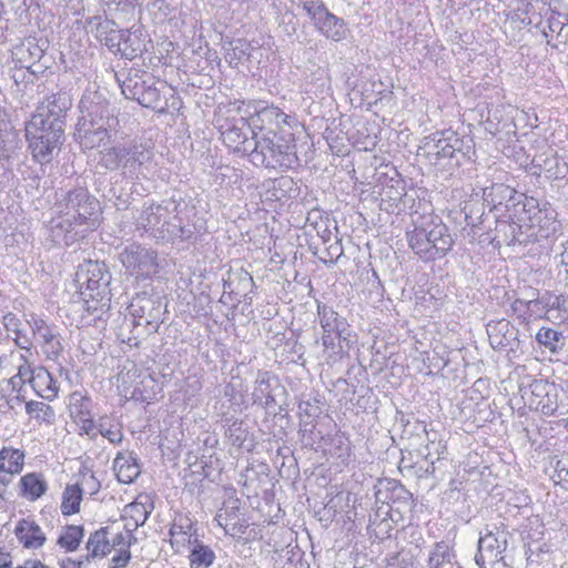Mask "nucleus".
<instances>
[{
    "instance_id": "nucleus-51",
    "label": "nucleus",
    "mask_w": 568,
    "mask_h": 568,
    "mask_svg": "<svg viewBox=\"0 0 568 568\" xmlns=\"http://www.w3.org/2000/svg\"><path fill=\"white\" fill-rule=\"evenodd\" d=\"M321 414V400H318L317 398L302 399L298 403L300 420L316 422Z\"/></svg>"
},
{
    "instance_id": "nucleus-8",
    "label": "nucleus",
    "mask_w": 568,
    "mask_h": 568,
    "mask_svg": "<svg viewBox=\"0 0 568 568\" xmlns=\"http://www.w3.org/2000/svg\"><path fill=\"white\" fill-rule=\"evenodd\" d=\"M250 160L255 166L274 170L284 171L298 166L294 134L270 131L255 136Z\"/></svg>"
},
{
    "instance_id": "nucleus-39",
    "label": "nucleus",
    "mask_w": 568,
    "mask_h": 568,
    "mask_svg": "<svg viewBox=\"0 0 568 568\" xmlns=\"http://www.w3.org/2000/svg\"><path fill=\"white\" fill-rule=\"evenodd\" d=\"M20 486L22 495L29 500H37L47 490V483L42 475L30 473L21 477Z\"/></svg>"
},
{
    "instance_id": "nucleus-35",
    "label": "nucleus",
    "mask_w": 568,
    "mask_h": 568,
    "mask_svg": "<svg viewBox=\"0 0 568 568\" xmlns=\"http://www.w3.org/2000/svg\"><path fill=\"white\" fill-rule=\"evenodd\" d=\"M109 528L103 527L92 532L87 542L89 554L85 556L87 560L97 557H104L111 552V541L108 539Z\"/></svg>"
},
{
    "instance_id": "nucleus-15",
    "label": "nucleus",
    "mask_w": 568,
    "mask_h": 568,
    "mask_svg": "<svg viewBox=\"0 0 568 568\" xmlns=\"http://www.w3.org/2000/svg\"><path fill=\"white\" fill-rule=\"evenodd\" d=\"M118 260L126 273L136 281L152 280L160 272L158 252L140 243L125 245Z\"/></svg>"
},
{
    "instance_id": "nucleus-40",
    "label": "nucleus",
    "mask_w": 568,
    "mask_h": 568,
    "mask_svg": "<svg viewBox=\"0 0 568 568\" xmlns=\"http://www.w3.org/2000/svg\"><path fill=\"white\" fill-rule=\"evenodd\" d=\"M454 558L455 555L448 544L436 542L428 557V568L452 567Z\"/></svg>"
},
{
    "instance_id": "nucleus-42",
    "label": "nucleus",
    "mask_w": 568,
    "mask_h": 568,
    "mask_svg": "<svg viewBox=\"0 0 568 568\" xmlns=\"http://www.w3.org/2000/svg\"><path fill=\"white\" fill-rule=\"evenodd\" d=\"M394 523L389 520L381 510L376 509L374 515L369 517L368 530L371 536L378 540H385L390 537L394 529Z\"/></svg>"
},
{
    "instance_id": "nucleus-13",
    "label": "nucleus",
    "mask_w": 568,
    "mask_h": 568,
    "mask_svg": "<svg viewBox=\"0 0 568 568\" xmlns=\"http://www.w3.org/2000/svg\"><path fill=\"white\" fill-rule=\"evenodd\" d=\"M510 532L500 527L486 526L479 532L475 562L479 568H505V552Z\"/></svg>"
},
{
    "instance_id": "nucleus-54",
    "label": "nucleus",
    "mask_w": 568,
    "mask_h": 568,
    "mask_svg": "<svg viewBox=\"0 0 568 568\" xmlns=\"http://www.w3.org/2000/svg\"><path fill=\"white\" fill-rule=\"evenodd\" d=\"M233 275L235 277L236 295L246 296L254 286L252 275L243 268L233 272Z\"/></svg>"
},
{
    "instance_id": "nucleus-14",
    "label": "nucleus",
    "mask_w": 568,
    "mask_h": 568,
    "mask_svg": "<svg viewBox=\"0 0 568 568\" xmlns=\"http://www.w3.org/2000/svg\"><path fill=\"white\" fill-rule=\"evenodd\" d=\"M242 105L236 106L239 116L227 118L224 123L219 124L222 140L224 144L232 149L234 152L247 155L252 153L255 145V136L260 134L254 130V126L245 114V110H242Z\"/></svg>"
},
{
    "instance_id": "nucleus-1",
    "label": "nucleus",
    "mask_w": 568,
    "mask_h": 568,
    "mask_svg": "<svg viewBox=\"0 0 568 568\" xmlns=\"http://www.w3.org/2000/svg\"><path fill=\"white\" fill-rule=\"evenodd\" d=\"M81 116L75 128V136L87 149H94L109 141L116 131L119 120L106 98L97 92H85L79 103Z\"/></svg>"
},
{
    "instance_id": "nucleus-33",
    "label": "nucleus",
    "mask_w": 568,
    "mask_h": 568,
    "mask_svg": "<svg viewBox=\"0 0 568 568\" xmlns=\"http://www.w3.org/2000/svg\"><path fill=\"white\" fill-rule=\"evenodd\" d=\"M187 542L191 547L189 559L192 568H209L215 559L214 551L206 545L200 542L197 538H190Z\"/></svg>"
},
{
    "instance_id": "nucleus-17",
    "label": "nucleus",
    "mask_w": 568,
    "mask_h": 568,
    "mask_svg": "<svg viewBox=\"0 0 568 568\" xmlns=\"http://www.w3.org/2000/svg\"><path fill=\"white\" fill-rule=\"evenodd\" d=\"M48 42L29 37L12 49V60L19 68H24L36 74L48 65L42 63Z\"/></svg>"
},
{
    "instance_id": "nucleus-25",
    "label": "nucleus",
    "mask_w": 568,
    "mask_h": 568,
    "mask_svg": "<svg viewBox=\"0 0 568 568\" xmlns=\"http://www.w3.org/2000/svg\"><path fill=\"white\" fill-rule=\"evenodd\" d=\"M531 170L534 174L544 173L549 180H559L567 175L568 164L550 151L536 155L531 162Z\"/></svg>"
},
{
    "instance_id": "nucleus-12",
    "label": "nucleus",
    "mask_w": 568,
    "mask_h": 568,
    "mask_svg": "<svg viewBox=\"0 0 568 568\" xmlns=\"http://www.w3.org/2000/svg\"><path fill=\"white\" fill-rule=\"evenodd\" d=\"M172 213L174 216L163 223V226H166L165 237L172 241H196V235L206 230L205 221L197 216L195 206L186 203L180 195L172 205Z\"/></svg>"
},
{
    "instance_id": "nucleus-6",
    "label": "nucleus",
    "mask_w": 568,
    "mask_h": 568,
    "mask_svg": "<svg viewBox=\"0 0 568 568\" xmlns=\"http://www.w3.org/2000/svg\"><path fill=\"white\" fill-rule=\"evenodd\" d=\"M112 275L104 262L87 261L78 266L75 282L85 305V311L93 320H103L111 307Z\"/></svg>"
},
{
    "instance_id": "nucleus-11",
    "label": "nucleus",
    "mask_w": 568,
    "mask_h": 568,
    "mask_svg": "<svg viewBox=\"0 0 568 568\" xmlns=\"http://www.w3.org/2000/svg\"><path fill=\"white\" fill-rule=\"evenodd\" d=\"M317 320L322 328V345L328 356H343L349 351V325L333 306L317 303Z\"/></svg>"
},
{
    "instance_id": "nucleus-2",
    "label": "nucleus",
    "mask_w": 568,
    "mask_h": 568,
    "mask_svg": "<svg viewBox=\"0 0 568 568\" xmlns=\"http://www.w3.org/2000/svg\"><path fill=\"white\" fill-rule=\"evenodd\" d=\"M518 217L510 226L511 236L508 244H528L557 236L561 223L557 219L556 209L546 200L527 196L521 207L517 209Z\"/></svg>"
},
{
    "instance_id": "nucleus-20",
    "label": "nucleus",
    "mask_w": 568,
    "mask_h": 568,
    "mask_svg": "<svg viewBox=\"0 0 568 568\" xmlns=\"http://www.w3.org/2000/svg\"><path fill=\"white\" fill-rule=\"evenodd\" d=\"M490 346L497 351L516 353L519 348L518 328L508 320L490 321L486 325Z\"/></svg>"
},
{
    "instance_id": "nucleus-49",
    "label": "nucleus",
    "mask_w": 568,
    "mask_h": 568,
    "mask_svg": "<svg viewBox=\"0 0 568 568\" xmlns=\"http://www.w3.org/2000/svg\"><path fill=\"white\" fill-rule=\"evenodd\" d=\"M139 104L144 108L153 109L159 113H166L168 111V103L164 105L161 104V91L155 87L153 79L146 88L144 95H142Z\"/></svg>"
},
{
    "instance_id": "nucleus-60",
    "label": "nucleus",
    "mask_w": 568,
    "mask_h": 568,
    "mask_svg": "<svg viewBox=\"0 0 568 568\" xmlns=\"http://www.w3.org/2000/svg\"><path fill=\"white\" fill-rule=\"evenodd\" d=\"M315 426L316 422L300 420L298 434L301 435L302 440L306 443V445L312 446L315 443L313 436Z\"/></svg>"
},
{
    "instance_id": "nucleus-29",
    "label": "nucleus",
    "mask_w": 568,
    "mask_h": 568,
    "mask_svg": "<svg viewBox=\"0 0 568 568\" xmlns=\"http://www.w3.org/2000/svg\"><path fill=\"white\" fill-rule=\"evenodd\" d=\"M113 470L122 484H131L140 475L141 468L135 455L131 452H119L113 460Z\"/></svg>"
},
{
    "instance_id": "nucleus-55",
    "label": "nucleus",
    "mask_w": 568,
    "mask_h": 568,
    "mask_svg": "<svg viewBox=\"0 0 568 568\" xmlns=\"http://www.w3.org/2000/svg\"><path fill=\"white\" fill-rule=\"evenodd\" d=\"M229 44H230V49H227L225 59L229 60L230 63H232L233 61H241V60L250 57V53H248L250 45L245 41L237 39V40L231 41Z\"/></svg>"
},
{
    "instance_id": "nucleus-24",
    "label": "nucleus",
    "mask_w": 568,
    "mask_h": 568,
    "mask_svg": "<svg viewBox=\"0 0 568 568\" xmlns=\"http://www.w3.org/2000/svg\"><path fill=\"white\" fill-rule=\"evenodd\" d=\"M427 242L432 251V261L444 257L453 247L454 239L449 229L442 221L435 222L433 217L425 221Z\"/></svg>"
},
{
    "instance_id": "nucleus-50",
    "label": "nucleus",
    "mask_w": 568,
    "mask_h": 568,
    "mask_svg": "<svg viewBox=\"0 0 568 568\" xmlns=\"http://www.w3.org/2000/svg\"><path fill=\"white\" fill-rule=\"evenodd\" d=\"M550 292L546 291L538 297L529 300V318L538 320L550 315Z\"/></svg>"
},
{
    "instance_id": "nucleus-45",
    "label": "nucleus",
    "mask_w": 568,
    "mask_h": 568,
    "mask_svg": "<svg viewBox=\"0 0 568 568\" xmlns=\"http://www.w3.org/2000/svg\"><path fill=\"white\" fill-rule=\"evenodd\" d=\"M446 450V446L442 444V442L430 440L424 448L418 450V455L424 458L426 462L429 460V464L423 468L419 467L420 470L424 471V475H433L435 473V459L439 460L442 458V454Z\"/></svg>"
},
{
    "instance_id": "nucleus-7",
    "label": "nucleus",
    "mask_w": 568,
    "mask_h": 568,
    "mask_svg": "<svg viewBox=\"0 0 568 568\" xmlns=\"http://www.w3.org/2000/svg\"><path fill=\"white\" fill-rule=\"evenodd\" d=\"M465 140L455 131H436L420 141L417 155L438 171L452 172L459 168L467 156Z\"/></svg>"
},
{
    "instance_id": "nucleus-21",
    "label": "nucleus",
    "mask_w": 568,
    "mask_h": 568,
    "mask_svg": "<svg viewBox=\"0 0 568 568\" xmlns=\"http://www.w3.org/2000/svg\"><path fill=\"white\" fill-rule=\"evenodd\" d=\"M284 393L285 388L277 376L267 371L257 372L252 392L253 404L264 409L271 408L277 404L276 397Z\"/></svg>"
},
{
    "instance_id": "nucleus-47",
    "label": "nucleus",
    "mask_w": 568,
    "mask_h": 568,
    "mask_svg": "<svg viewBox=\"0 0 568 568\" xmlns=\"http://www.w3.org/2000/svg\"><path fill=\"white\" fill-rule=\"evenodd\" d=\"M153 506L143 503H132L125 507L126 514L132 520V527H128V531H134L143 526L152 513Z\"/></svg>"
},
{
    "instance_id": "nucleus-19",
    "label": "nucleus",
    "mask_w": 568,
    "mask_h": 568,
    "mask_svg": "<svg viewBox=\"0 0 568 568\" xmlns=\"http://www.w3.org/2000/svg\"><path fill=\"white\" fill-rule=\"evenodd\" d=\"M176 202V195H172L169 200H164L161 204L150 203L144 204L138 221V229H143L145 232H152L154 235L158 233L160 237H165L164 222H169L168 215L172 213V205Z\"/></svg>"
},
{
    "instance_id": "nucleus-57",
    "label": "nucleus",
    "mask_w": 568,
    "mask_h": 568,
    "mask_svg": "<svg viewBox=\"0 0 568 568\" xmlns=\"http://www.w3.org/2000/svg\"><path fill=\"white\" fill-rule=\"evenodd\" d=\"M326 258H322L325 263L335 264L341 256L344 254V248L342 245V240L338 237H335V241L329 244L326 250Z\"/></svg>"
},
{
    "instance_id": "nucleus-27",
    "label": "nucleus",
    "mask_w": 568,
    "mask_h": 568,
    "mask_svg": "<svg viewBox=\"0 0 568 568\" xmlns=\"http://www.w3.org/2000/svg\"><path fill=\"white\" fill-rule=\"evenodd\" d=\"M14 535L27 549H39L47 540L41 527L30 518H22L18 521Z\"/></svg>"
},
{
    "instance_id": "nucleus-64",
    "label": "nucleus",
    "mask_w": 568,
    "mask_h": 568,
    "mask_svg": "<svg viewBox=\"0 0 568 568\" xmlns=\"http://www.w3.org/2000/svg\"><path fill=\"white\" fill-rule=\"evenodd\" d=\"M191 529H192V523L186 519V523L183 524V523H173L170 530H169V535L171 537H175V536H179V535H187L189 537L192 536L191 535Z\"/></svg>"
},
{
    "instance_id": "nucleus-56",
    "label": "nucleus",
    "mask_w": 568,
    "mask_h": 568,
    "mask_svg": "<svg viewBox=\"0 0 568 568\" xmlns=\"http://www.w3.org/2000/svg\"><path fill=\"white\" fill-rule=\"evenodd\" d=\"M108 418L103 417L99 420L98 430L112 444H120L123 439V434L119 427H106Z\"/></svg>"
},
{
    "instance_id": "nucleus-37",
    "label": "nucleus",
    "mask_w": 568,
    "mask_h": 568,
    "mask_svg": "<svg viewBox=\"0 0 568 568\" xmlns=\"http://www.w3.org/2000/svg\"><path fill=\"white\" fill-rule=\"evenodd\" d=\"M138 31L125 29L123 41L121 42L120 55L126 60H134L146 50V43Z\"/></svg>"
},
{
    "instance_id": "nucleus-59",
    "label": "nucleus",
    "mask_w": 568,
    "mask_h": 568,
    "mask_svg": "<svg viewBox=\"0 0 568 568\" xmlns=\"http://www.w3.org/2000/svg\"><path fill=\"white\" fill-rule=\"evenodd\" d=\"M381 510L383 515H385L389 520H392L394 524H398L405 520L406 516L410 514L412 510H402L397 509L396 507H388L385 508L383 505L378 506L377 508Z\"/></svg>"
},
{
    "instance_id": "nucleus-16",
    "label": "nucleus",
    "mask_w": 568,
    "mask_h": 568,
    "mask_svg": "<svg viewBox=\"0 0 568 568\" xmlns=\"http://www.w3.org/2000/svg\"><path fill=\"white\" fill-rule=\"evenodd\" d=\"M520 393L530 409L545 416H561L568 412L565 405L558 403V387L548 381L534 379L528 386L520 387Z\"/></svg>"
},
{
    "instance_id": "nucleus-63",
    "label": "nucleus",
    "mask_w": 568,
    "mask_h": 568,
    "mask_svg": "<svg viewBox=\"0 0 568 568\" xmlns=\"http://www.w3.org/2000/svg\"><path fill=\"white\" fill-rule=\"evenodd\" d=\"M130 559L131 551L129 549L120 548L111 559V568H124L129 564Z\"/></svg>"
},
{
    "instance_id": "nucleus-52",
    "label": "nucleus",
    "mask_w": 568,
    "mask_h": 568,
    "mask_svg": "<svg viewBox=\"0 0 568 568\" xmlns=\"http://www.w3.org/2000/svg\"><path fill=\"white\" fill-rule=\"evenodd\" d=\"M26 412L34 418L43 422H49L54 416V412L51 406L37 400L27 402Z\"/></svg>"
},
{
    "instance_id": "nucleus-43",
    "label": "nucleus",
    "mask_w": 568,
    "mask_h": 568,
    "mask_svg": "<svg viewBox=\"0 0 568 568\" xmlns=\"http://www.w3.org/2000/svg\"><path fill=\"white\" fill-rule=\"evenodd\" d=\"M83 535L84 528L82 526L69 525L60 534L57 544L65 551L72 552L80 546Z\"/></svg>"
},
{
    "instance_id": "nucleus-46",
    "label": "nucleus",
    "mask_w": 568,
    "mask_h": 568,
    "mask_svg": "<svg viewBox=\"0 0 568 568\" xmlns=\"http://www.w3.org/2000/svg\"><path fill=\"white\" fill-rule=\"evenodd\" d=\"M82 489L79 485H68L62 495L61 511L65 516L73 515L80 510Z\"/></svg>"
},
{
    "instance_id": "nucleus-44",
    "label": "nucleus",
    "mask_w": 568,
    "mask_h": 568,
    "mask_svg": "<svg viewBox=\"0 0 568 568\" xmlns=\"http://www.w3.org/2000/svg\"><path fill=\"white\" fill-rule=\"evenodd\" d=\"M151 80L152 79L145 80L138 74L128 77L121 84L122 93L126 99L135 100L139 103Z\"/></svg>"
},
{
    "instance_id": "nucleus-58",
    "label": "nucleus",
    "mask_w": 568,
    "mask_h": 568,
    "mask_svg": "<svg viewBox=\"0 0 568 568\" xmlns=\"http://www.w3.org/2000/svg\"><path fill=\"white\" fill-rule=\"evenodd\" d=\"M513 313L523 322L528 323L529 318V300L516 298L511 303Z\"/></svg>"
},
{
    "instance_id": "nucleus-38",
    "label": "nucleus",
    "mask_w": 568,
    "mask_h": 568,
    "mask_svg": "<svg viewBox=\"0 0 568 568\" xmlns=\"http://www.w3.org/2000/svg\"><path fill=\"white\" fill-rule=\"evenodd\" d=\"M225 435L230 443L237 448L251 450L253 447V439L251 438L248 427L243 420H233L229 425Z\"/></svg>"
},
{
    "instance_id": "nucleus-41",
    "label": "nucleus",
    "mask_w": 568,
    "mask_h": 568,
    "mask_svg": "<svg viewBox=\"0 0 568 568\" xmlns=\"http://www.w3.org/2000/svg\"><path fill=\"white\" fill-rule=\"evenodd\" d=\"M536 341L551 353H559L565 346V337L561 332L541 327L536 334Z\"/></svg>"
},
{
    "instance_id": "nucleus-48",
    "label": "nucleus",
    "mask_w": 568,
    "mask_h": 568,
    "mask_svg": "<svg viewBox=\"0 0 568 568\" xmlns=\"http://www.w3.org/2000/svg\"><path fill=\"white\" fill-rule=\"evenodd\" d=\"M550 321L560 323L568 322V295L555 294L550 292Z\"/></svg>"
},
{
    "instance_id": "nucleus-31",
    "label": "nucleus",
    "mask_w": 568,
    "mask_h": 568,
    "mask_svg": "<svg viewBox=\"0 0 568 568\" xmlns=\"http://www.w3.org/2000/svg\"><path fill=\"white\" fill-rule=\"evenodd\" d=\"M425 221L417 223L414 221V229L406 232V237L412 251L424 261H432V251L427 242Z\"/></svg>"
},
{
    "instance_id": "nucleus-3",
    "label": "nucleus",
    "mask_w": 568,
    "mask_h": 568,
    "mask_svg": "<svg viewBox=\"0 0 568 568\" xmlns=\"http://www.w3.org/2000/svg\"><path fill=\"white\" fill-rule=\"evenodd\" d=\"M126 316L119 327L118 336L122 343L139 347L148 336L158 333L164 322L166 303L154 294L136 293L128 306Z\"/></svg>"
},
{
    "instance_id": "nucleus-22",
    "label": "nucleus",
    "mask_w": 568,
    "mask_h": 568,
    "mask_svg": "<svg viewBox=\"0 0 568 568\" xmlns=\"http://www.w3.org/2000/svg\"><path fill=\"white\" fill-rule=\"evenodd\" d=\"M71 106V95L69 92L60 90L45 97L32 116H40L44 122H58L64 129V119Z\"/></svg>"
},
{
    "instance_id": "nucleus-23",
    "label": "nucleus",
    "mask_w": 568,
    "mask_h": 568,
    "mask_svg": "<svg viewBox=\"0 0 568 568\" xmlns=\"http://www.w3.org/2000/svg\"><path fill=\"white\" fill-rule=\"evenodd\" d=\"M245 114L251 120L254 130L258 129V134L272 132L285 133L282 129V124H286L290 116L284 113L280 108L270 105L251 112L247 109Z\"/></svg>"
},
{
    "instance_id": "nucleus-30",
    "label": "nucleus",
    "mask_w": 568,
    "mask_h": 568,
    "mask_svg": "<svg viewBox=\"0 0 568 568\" xmlns=\"http://www.w3.org/2000/svg\"><path fill=\"white\" fill-rule=\"evenodd\" d=\"M30 384L33 390L47 400H52L58 396L59 387L57 381L44 367H37L32 371Z\"/></svg>"
},
{
    "instance_id": "nucleus-18",
    "label": "nucleus",
    "mask_w": 568,
    "mask_h": 568,
    "mask_svg": "<svg viewBox=\"0 0 568 568\" xmlns=\"http://www.w3.org/2000/svg\"><path fill=\"white\" fill-rule=\"evenodd\" d=\"M376 504L385 508L396 507L402 510H412L413 495L396 479L383 478L374 486Z\"/></svg>"
},
{
    "instance_id": "nucleus-61",
    "label": "nucleus",
    "mask_w": 568,
    "mask_h": 568,
    "mask_svg": "<svg viewBox=\"0 0 568 568\" xmlns=\"http://www.w3.org/2000/svg\"><path fill=\"white\" fill-rule=\"evenodd\" d=\"M42 348L49 359L58 358L63 351L60 336L44 343Z\"/></svg>"
},
{
    "instance_id": "nucleus-36",
    "label": "nucleus",
    "mask_w": 568,
    "mask_h": 568,
    "mask_svg": "<svg viewBox=\"0 0 568 568\" xmlns=\"http://www.w3.org/2000/svg\"><path fill=\"white\" fill-rule=\"evenodd\" d=\"M24 464V453L18 448L3 447L0 450V473L16 475L21 473Z\"/></svg>"
},
{
    "instance_id": "nucleus-53",
    "label": "nucleus",
    "mask_w": 568,
    "mask_h": 568,
    "mask_svg": "<svg viewBox=\"0 0 568 568\" xmlns=\"http://www.w3.org/2000/svg\"><path fill=\"white\" fill-rule=\"evenodd\" d=\"M298 6L303 8L306 16L311 19L312 24H314L317 19H320L325 11H327V7L323 2V0H297Z\"/></svg>"
},
{
    "instance_id": "nucleus-4",
    "label": "nucleus",
    "mask_w": 568,
    "mask_h": 568,
    "mask_svg": "<svg viewBox=\"0 0 568 568\" xmlns=\"http://www.w3.org/2000/svg\"><path fill=\"white\" fill-rule=\"evenodd\" d=\"M55 210L59 216L50 221L52 239L69 245L74 240L72 232L98 212L99 202L87 187L78 186L57 193Z\"/></svg>"
},
{
    "instance_id": "nucleus-10",
    "label": "nucleus",
    "mask_w": 568,
    "mask_h": 568,
    "mask_svg": "<svg viewBox=\"0 0 568 568\" xmlns=\"http://www.w3.org/2000/svg\"><path fill=\"white\" fill-rule=\"evenodd\" d=\"M479 196L489 213H494L498 226H514L518 212L527 195L518 193L511 186L504 183H491L489 186L481 187Z\"/></svg>"
},
{
    "instance_id": "nucleus-34",
    "label": "nucleus",
    "mask_w": 568,
    "mask_h": 568,
    "mask_svg": "<svg viewBox=\"0 0 568 568\" xmlns=\"http://www.w3.org/2000/svg\"><path fill=\"white\" fill-rule=\"evenodd\" d=\"M485 209L487 207L484 205V201H481L478 191H474L470 199L465 202L463 207L464 219L466 225L469 226L474 233L475 229H477L483 222Z\"/></svg>"
},
{
    "instance_id": "nucleus-26",
    "label": "nucleus",
    "mask_w": 568,
    "mask_h": 568,
    "mask_svg": "<svg viewBox=\"0 0 568 568\" xmlns=\"http://www.w3.org/2000/svg\"><path fill=\"white\" fill-rule=\"evenodd\" d=\"M215 520L224 528L226 534L232 536L244 534L247 525L240 519V499L230 498L224 503L223 508L216 515Z\"/></svg>"
},
{
    "instance_id": "nucleus-62",
    "label": "nucleus",
    "mask_w": 568,
    "mask_h": 568,
    "mask_svg": "<svg viewBox=\"0 0 568 568\" xmlns=\"http://www.w3.org/2000/svg\"><path fill=\"white\" fill-rule=\"evenodd\" d=\"M109 10H118L125 13L133 11L138 0H103Z\"/></svg>"
},
{
    "instance_id": "nucleus-28",
    "label": "nucleus",
    "mask_w": 568,
    "mask_h": 568,
    "mask_svg": "<svg viewBox=\"0 0 568 568\" xmlns=\"http://www.w3.org/2000/svg\"><path fill=\"white\" fill-rule=\"evenodd\" d=\"M313 26L322 36L334 42L345 40L349 32L345 20L335 16L329 10L325 11Z\"/></svg>"
},
{
    "instance_id": "nucleus-32",
    "label": "nucleus",
    "mask_w": 568,
    "mask_h": 568,
    "mask_svg": "<svg viewBox=\"0 0 568 568\" xmlns=\"http://www.w3.org/2000/svg\"><path fill=\"white\" fill-rule=\"evenodd\" d=\"M98 39L113 53H119L125 29H119L112 20L99 23L97 28Z\"/></svg>"
},
{
    "instance_id": "nucleus-9",
    "label": "nucleus",
    "mask_w": 568,
    "mask_h": 568,
    "mask_svg": "<svg viewBox=\"0 0 568 568\" xmlns=\"http://www.w3.org/2000/svg\"><path fill=\"white\" fill-rule=\"evenodd\" d=\"M26 138L34 161L47 164L60 151L64 129L58 122H44L40 116H32L26 124Z\"/></svg>"
},
{
    "instance_id": "nucleus-5",
    "label": "nucleus",
    "mask_w": 568,
    "mask_h": 568,
    "mask_svg": "<svg viewBox=\"0 0 568 568\" xmlns=\"http://www.w3.org/2000/svg\"><path fill=\"white\" fill-rule=\"evenodd\" d=\"M99 165L108 171H119L128 181L145 179L154 159L151 144L141 140L119 142L100 151Z\"/></svg>"
}]
</instances>
